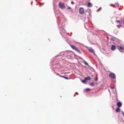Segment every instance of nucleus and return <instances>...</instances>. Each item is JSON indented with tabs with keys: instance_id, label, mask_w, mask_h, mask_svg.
Returning <instances> with one entry per match:
<instances>
[{
	"instance_id": "2",
	"label": "nucleus",
	"mask_w": 124,
	"mask_h": 124,
	"mask_svg": "<svg viewBox=\"0 0 124 124\" xmlns=\"http://www.w3.org/2000/svg\"><path fill=\"white\" fill-rule=\"evenodd\" d=\"M109 77L111 79H115V78H116V75L113 73H110L109 75Z\"/></svg>"
},
{
	"instance_id": "1",
	"label": "nucleus",
	"mask_w": 124,
	"mask_h": 124,
	"mask_svg": "<svg viewBox=\"0 0 124 124\" xmlns=\"http://www.w3.org/2000/svg\"><path fill=\"white\" fill-rule=\"evenodd\" d=\"M91 80V77H86L85 78H84V80H82L81 82L82 83H83V84H85V83H86V81H90Z\"/></svg>"
},
{
	"instance_id": "10",
	"label": "nucleus",
	"mask_w": 124,
	"mask_h": 124,
	"mask_svg": "<svg viewBox=\"0 0 124 124\" xmlns=\"http://www.w3.org/2000/svg\"><path fill=\"white\" fill-rule=\"evenodd\" d=\"M122 103H121L120 102L117 103L118 107H122Z\"/></svg>"
},
{
	"instance_id": "11",
	"label": "nucleus",
	"mask_w": 124,
	"mask_h": 124,
	"mask_svg": "<svg viewBox=\"0 0 124 124\" xmlns=\"http://www.w3.org/2000/svg\"><path fill=\"white\" fill-rule=\"evenodd\" d=\"M92 6H93V4H92V3L91 2H88V7H92Z\"/></svg>"
},
{
	"instance_id": "23",
	"label": "nucleus",
	"mask_w": 124,
	"mask_h": 124,
	"mask_svg": "<svg viewBox=\"0 0 124 124\" xmlns=\"http://www.w3.org/2000/svg\"><path fill=\"white\" fill-rule=\"evenodd\" d=\"M113 5V7H116V5Z\"/></svg>"
},
{
	"instance_id": "25",
	"label": "nucleus",
	"mask_w": 124,
	"mask_h": 124,
	"mask_svg": "<svg viewBox=\"0 0 124 124\" xmlns=\"http://www.w3.org/2000/svg\"><path fill=\"white\" fill-rule=\"evenodd\" d=\"M116 22L119 23L120 21L119 20H117Z\"/></svg>"
},
{
	"instance_id": "24",
	"label": "nucleus",
	"mask_w": 124,
	"mask_h": 124,
	"mask_svg": "<svg viewBox=\"0 0 124 124\" xmlns=\"http://www.w3.org/2000/svg\"><path fill=\"white\" fill-rule=\"evenodd\" d=\"M71 3H74V2H73V1H71Z\"/></svg>"
},
{
	"instance_id": "21",
	"label": "nucleus",
	"mask_w": 124,
	"mask_h": 124,
	"mask_svg": "<svg viewBox=\"0 0 124 124\" xmlns=\"http://www.w3.org/2000/svg\"><path fill=\"white\" fill-rule=\"evenodd\" d=\"M121 27V25H117V28H120Z\"/></svg>"
},
{
	"instance_id": "7",
	"label": "nucleus",
	"mask_w": 124,
	"mask_h": 124,
	"mask_svg": "<svg viewBox=\"0 0 124 124\" xmlns=\"http://www.w3.org/2000/svg\"><path fill=\"white\" fill-rule=\"evenodd\" d=\"M56 75H57L58 76H60V77H62V78H64V79H66V80H68V78H67L66 77L59 75V74H58V73L56 74Z\"/></svg>"
},
{
	"instance_id": "18",
	"label": "nucleus",
	"mask_w": 124,
	"mask_h": 124,
	"mask_svg": "<svg viewBox=\"0 0 124 124\" xmlns=\"http://www.w3.org/2000/svg\"><path fill=\"white\" fill-rule=\"evenodd\" d=\"M84 63H85V64H86L87 65H88V63H87V62H84Z\"/></svg>"
},
{
	"instance_id": "8",
	"label": "nucleus",
	"mask_w": 124,
	"mask_h": 124,
	"mask_svg": "<svg viewBox=\"0 0 124 124\" xmlns=\"http://www.w3.org/2000/svg\"><path fill=\"white\" fill-rule=\"evenodd\" d=\"M111 49L112 51H115V50H116V46L112 45L111 47Z\"/></svg>"
},
{
	"instance_id": "9",
	"label": "nucleus",
	"mask_w": 124,
	"mask_h": 124,
	"mask_svg": "<svg viewBox=\"0 0 124 124\" xmlns=\"http://www.w3.org/2000/svg\"><path fill=\"white\" fill-rule=\"evenodd\" d=\"M71 48H72V49H73V50H75L76 51L77 50V47H76V46H75L71 45Z\"/></svg>"
},
{
	"instance_id": "3",
	"label": "nucleus",
	"mask_w": 124,
	"mask_h": 124,
	"mask_svg": "<svg viewBox=\"0 0 124 124\" xmlns=\"http://www.w3.org/2000/svg\"><path fill=\"white\" fill-rule=\"evenodd\" d=\"M117 49L120 51V52H124V47L123 46H117Z\"/></svg>"
},
{
	"instance_id": "4",
	"label": "nucleus",
	"mask_w": 124,
	"mask_h": 124,
	"mask_svg": "<svg viewBox=\"0 0 124 124\" xmlns=\"http://www.w3.org/2000/svg\"><path fill=\"white\" fill-rule=\"evenodd\" d=\"M59 7H60L61 9H63V8H64V4H63V3L59 2Z\"/></svg>"
},
{
	"instance_id": "13",
	"label": "nucleus",
	"mask_w": 124,
	"mask_h": 124,
	"mask_svg": "<svg viewBox=\"0 0 124 124\" xmlns=\"http://www.w3.org/2000/svg\"><path fill=\"white\" fill-rule=\"evenodd\" d=\"M91 90V89L90 88H87L86 89L84 90V92H88L89 91H90Z\"/></svg>"
},
{
	"instance_id": "27",
	"label": "nucleus",
	"mask_w": 124,
	"mask_h": 124,
	"mask_svg": "<svg viewBox=\"0 0 124 124\" xmlns=\"http://www.w3.org/2000/svg\"><path fill=\"white\" fill-rule=\"evenodd\" d=\"M112 5V4H110V5Z\"/></svg>"
},
{
	"instance_id": "12",
	"label": "nucleus",
	"mask_w": 124,
	"mask_h": 124,
	"mask_svg": "<svg viewBox=\"0 0 124 124\" xmlns=\"http://www.w3.org/2000/svg\"><path fill=\"white\" fill-rule=\"evenodd\" d=\"M110 40L112 41H115V40H116V38L113 37L112 38H110Z\"/></svg>"
},
{
	"instance_id": "28",
	"label": "nucleus",
	"mask_w": 124,
	"mask_h": 124,
	"mask_svg": "<svg viewBox=\"0 0 124 124\" xmlns=\"http://www.w3.org/2000/svg\"><path fill=\"white\" fill-rule=\"evenodd\" d=\"M111 89H113V88L111 87Z\"/></svg>"
},
{
	"instance_id": "14",
	"label": "nucleus",
	"mask_w": 124,
	"mask_h": 124,
	"mask_svg": "<svg viewBox=\"0 0 124 124\" xmlns=\"http://www.w3.org/2000/svg\"><path fill=\"white\" fill-rule=\"evenodd\" d=\"M90 85L92 86V87H93V86H94V83L93 82H92L90 84Z\"/></svg>"
},
{
	"instance_id": "16",
	"label": "nucleus",
	"mask_w": 124,
	"mask_h": 124,
	"mask_svg": "<svg viewBox=\"0 0 124 124\" xmlns=\"http://www.w3.org/2000/svg\"><path fill=\"white\" fill-rule=\"evenodd\" d=\"M116 112H120V108H117L116 110Z\"/></svg>"
},
{
	"instance_id": "17",
	"label": "nucleus",
	"mask_w": 124,
	"mask_h": 124,
	"mask_svg": "<svg viewBox=\"0 0 124 124\" xmlns=\"http://www.w3.org/2000/svg\"><path fill=\"white\" fill-rule=\"evenodd\" d=\"M62 32L63 33H65V31H64V29H62Z\"/></svg>"
},
{
	"instance_id": "5",
	"label": "nucleus",
	"mask_w": 124,
	"mask_h": 124,
	"mask_svg": "<svg viewBox=\"0 0 124 124\" xmlns=\"http://www.w3.org/2000/svg\"><path fill=\"white\" fill-rule=\"evenodd\" d=\"M79 12L80 14H84L85 13V10H84V8L81 7L79 8Z\"/></svg>"
},
{
	"instance_id": "6",
	"label": "nucleus",
	"mask_w": 124,
	"mask_h": 124,
	"mask_svg": "<svg viewBox=\"0 0 124 124\" xmlns=\"http://www.w3.org/2000/svg\"><path fill=\"white\" fill-rule=\"evenodd\" d=\"M88 50H89V52H90V53H93L94 54V55H95V53H94V50L92 47H90L88 49Z\"/></svg>"
},
{
	"instance_id": "20",
	"label": "nucleus",
	"mask_w": 124,
	"mask_h": 124,
	"mask_svg": "<svg viewBox=\"0 0 124 124\" xmlns=\"http://www.w3.org/2000/svg\"><path fill=\"white\" fill-rule=\"evenodd\" d=\"M67 9H68V10H69V9H71V8H70V7H68Z\"/></svg>"
},
{
	"instance_id": "26",
	"label": "nucleus",
	"mask_w": 124,
	"mask_h": 124,
	"mask_svg": "<svg viewBox=\"0 0 124 124\" xmlns=\"http://www.w3.org/2000/svg\"><path fill=\"white\" fill-rule=\"evenodd\" d=\"M60 33H62V31H60Z\"/></svg>"
},
{
	"instance_id": "15",
	"label": "nucleus",
	"mask_w": 124,
	"mask_h": 124,
	"mask_svg": "<svg viewBox=\"0 0 124 124\" xmlns=\"http://www.w3.org/2000/svg\"><path fill=\"white\" fill-rule=\"evenodd\" d=\"M77 52H78L79 54H81V51L78 49V48L76 50Z\"/></svg>"
},
{
	"instance_id": "22",
	"label": "nucleus",
	"mask_w": 124,
	"mask_h": 124,
	"mask_svg": "<svg viewBox=\"0 0 124 124\" xmlns=\"http://www.w3.org/2000/svg\"><path fill=\"white\" fill-rule=\"evenodd\" d=\"M101 8H99V9H98L97 10V11H99V10H100V9H101Z\"/></svg>"
},
{
	"instance_id": "19",
	"label": "nucleus",
	"mask_w": 124,
	"mask_h": 124,
	"mask_svg": "<svg viewBox=\"0 0 124 124\" xmlns=\"http://www.w3.org/2000/svg\"><path fill=\"white\" fill-rule=\"evenodd\" d=\"M97 80H98L97 78H95V81H97Z\"/></svg>"
},
{
	"instance_id": "29",
	"label": "nucleus",
	"mask_w": 124,
	"mask_h": 124,
	"mask_svg": "<svg viewBox=\"0 0 124 124\" xmlns=\"http://www.w3.org/2000/svg\"><path fill=\"white\" fill-rule=\"evenodd\" d=\"M77 94H78V93H76Z\"/></svg>"
}]
</instances>
